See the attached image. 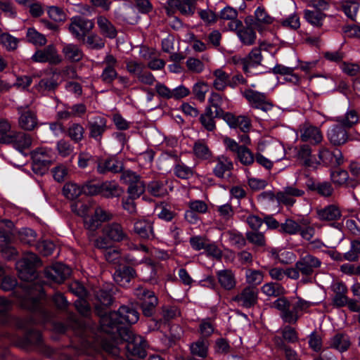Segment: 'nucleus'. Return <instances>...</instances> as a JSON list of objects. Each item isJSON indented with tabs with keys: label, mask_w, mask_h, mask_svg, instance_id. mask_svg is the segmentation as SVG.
<instances>
[{
	"label": "nucleus",
	"mask_w": 360,
	"mask_h": 360,
	"mask_svg": "<svg viewBox=\"0 0 360 360\" xmlns=\"http://www.w3.org/2000/svg\"><path fill=\"white\" fill-rule=\"evenodd\" d=\"M273 307L280 311L283 321L289 324H295L300 315V313L307 311L312 303L298 297L297 300L291 304L285 297H279L273 302Z\"/></svg>",
	"instance_id": "20e7f679"
},
{
	"label": "nucleus",
	"mask_w": 360,
	"mask_h": 360,
	"mask_svg": "<svg viewBox=\"0 0 360 360\" xmlns=\"http://www.w3.org/2000/svg\"><path fill=\"white\" fill-rule=\"evenodd\" d=\"M351 345L349 337L342 333H338L331 339L330 346L342 352L347 351Z\"/></svg>",
	"instance_id": "c03bdc74"
},
{
	"label": "nucleus",
	"mask_w": 360,
	"mask_h": 360,
	"mask_svg": "<svg viewBox=\"0 0 360 360\" xmlns=\"http://www.w3.org/2000/svg\"><path fill=\"white\" fill-rule=\"evenodd\" d=\"M98 315L100 316V326L102 331L107 334L119 335L122 328H129L125 324L136 323L139 319V313L133 307L121 306L117 311H110L108 314H102L100 307L96 306Z\"/></svg>",
	"instance_id": "7ed1b4c3"
},
{
	"label": "nucleus",
	"mask_w": 360,
	"mask_h": 360,
	"mask_svg": "<svg viewBox=\"0 0 360 360\" xmlns=\"http://www.w3.org/2000/svg\"><path fill=\"white\" fill-rule=\"evenodd\" d=\"M255 18L256 23L261 25H270L274 21V18L268 14L266 9L262 6H259L255 11Z\"/></svg>",
	"instance_id": "680f3d73"
},
{
	"label": "nucleus",
	"mask_w": 360,
	"mask_h": 360,
	"mask_svg": "<svg viewBox=\"0 0 360 360\" xmlns=\"http://www.w3.org/2000/svg\"><path fill=\"white\" fill-rule=\"evenodd\" d=\"M300 219L295 221L290 218L286 219L284 223L281 224L279 231L289 235L297 234L300 230V226H302Z\"/></svg>",
	"instance_id": "603ef678"
},
{
	"label": "nucleus",
	"mask_w": 360,
	"mask_h": 360,
	"mask_svg": "<svg viewBox=\"0 0 360 360\" xmlns=\"http://www.w3.org/2000/svg\"><path fill=\"white\" fill-rule=\"evenodd\" d=\"M217 276L221 287L226 290L235 288L236 279L234 272L231 269L220 270L217 272Z\"/></svg>",
	"instance_id": "473e14b6"
},
{
	"label": "nucleus",
	"mask_w": 360,
	"mask_h": 360,
	"mask_svg": "<svg viewBox=\"0 0 360 360\" xmlns=\"http://www.w3.org/2000/svg\"><path fill=\"white\" fill-rule=\"evenodd\" d=\"M246 240L251 244L263 247L266 245V239L264 233L259 231H250L245 233Z\"/></svg>",
	"instance_id": "bf43d9fd"
},
{
	"label": "nucleus",
	"mask_w": 360,
	"mask_h": 360,
	"mask_svg": "<svg viewBox=\"0 0 360 360\" xmlns=\"http://www.w3.org/2000/svg\"><path fill=\"white\" fill-rule=\"evenodd\" d=\"M214 79L213 86L219 91H223L230 84V75L222 69H217L213 72Z\"/></svg>",
	"instance_id": "58836bf2"
},
{
	"label": "nucleus",
	"mask_w": 360,
	"mask_h": 360,
	"mask_svg": "<svg viewBox=\"0 0 360 360\" xmlns=\"http://www.w3.org/2000/svg\"><path fill=\"white\" fill-rule=\"evenodd\" d=\"M332 181L338 186H345L349 188H354L357 185V181L349 179L348 172L344 169H338L330 173Z\"/></svg>",
	"instance_id": "f704fd0d"
},
{
	"label": "nucleus",
	"mask_w": 360,
	"mask_h": 360,
	"mask_svg": "<svg viewBox=\"0 0 360 360\" xmlns=\"http://www.w3.org/2000/svg\"><path fill=\"white\" fill-rule=\"evenodd\" d=\"M11 141L9 144H13V147L19 151L29 148L32 142V138L30 134L22 131L11 132Z\"/></svg>",
	"instance_id": "7c9ffc66"
},
{
	"label": "nucleus",
	"mask_w": 360,
	"mask_h": 360,
	"mask_svg": "<svg viewBox=\"0 0 360 360\" xmlns=\"http://www.w3.org/2000/svg\"><path fill=\"white\" fill-rule=\"evenodd\" d=\"M31 59L34 63H48L54 65L60 64L63 60L53 44H49L41 49H37L32 56Z\"/></svg>",
	"instance_id": "f8f14e48"
},
{
	"label": "nucleus",
	"mask_w": 360,
	"mask_h": 360,
	"mask_svg": "<svg viewBox=\"0 0 360 360\" xmlns=\"http://www.w3.org/2000/svg\"><path fill=\"white\" fill-rule=\"evenodd\" d=\"M102 234L114 243H120L129 238L122 225L118 222H111L105 224L102 229Z\"/></svg>",
	"instance_id": "f3484780"
},
{
	"label": "nucleus",
	"mask_w": 360,
	"mask_h": 360,
	"mask_svg": "<svg viewBox=\"0 0 360 360\" xmlns=\"http://www.w3.org/2000/svg\"><path fill=\"white\" fill-rule=\"evenodd\" d=\"M96 300L99 302V304H95V310L96 313L98 314V311L96 310V306L100 307V311H101V314H108V313H106L104 311V307L110 306L112 302V297L111 294L105 290H99L96 292Z\"/></svg>",
	"instance_id": "37998d69"
},
{
	"label": "nucleus",
	"mask_w": 360,
	"mask_h": 360,
	"mask_svg": "<svg viewBox=\"0 0 360 360\" xmlns=\"http://www.w3.org/2000/svg\"><path fill=\"white\" fill-rule=\"evenodd\" d=\"M63 193L65 198L73 200L82 194L81 186L72 182L66 183L63 186Z\"/></svg>",
	"instance_id": "4d7b16f0"
},
{
	"label": "nucleus",
	"mask_w": 360,
	"mask_h": 360,
	"mask_svg": "<svg viewBox=\"0 0 360 360\" xmlns=\"http://www.w3.org/2000/svg\"><path fill=\"white\" fill-rule=\"evenodd\" d=\"M20 114L19 117V125L24 130L32 131L37 125V117L34 112L27 110V107L22 106L18 108Z\"/></svg>",
	"instance_id": "bb28decb"
},
{
	"label": "nucleus",
	"mask_w": 360,
	"mask_h": 360,
	"mask_svg": "<svg viewBox=\"0 0 360 360\" xmlns=\"http://www.w3.org/2000/svg\"><path fill=\"white\" fill-rule=\"evenodd\" d=\"M134 231L141 238L153 240L155 238L153 222L147 219H139L134 224Z\"/></svg>",
	"instance_id": "cd10ccee"
},
{
	"label": "nucleus",
	"mask_w": 360,
	"mask_h": 360,
	"mask_svg": "<svg viewBox=\"0 0 360 360\" xmlns=\"http://www.w3.org/2000/svg\"><path fill=\"white\" fill-rule=\"evenodd\" d=\"M328 138L333 145L338 146L345 144L349 136L347 129L340 124H335L328 130Z\"/></svg>",
	"instance_id": "c85d7f7f"
},
{
	"label": "nucleus",
	"mask_w": 360,
	"mask_h": 360,
	"mask_svg": "<svg viewBox=\"0 0 360 360\" xmlns=\"http://www.w3.org/2000/svg\"><path fill=\"white\" fill-rule=\"evenodd\" d=\"M175 175L182 179H188L194 174V169L183 162L176 164L174 168Z\"/></svg>",
	"instance_id": "e2e57ef3"
},
{
	"label": "nucleus",
	"mask_w": 360,
	"mask_h": 360,
	"mask_svg": "<svg viewBox=\"0 0 360 360\" xmlns=\"http://www.w3.org/2000/svg\"><path fill=\"white\" fill-rule=\"evenodd\" d=\"M241 94L248 101L249 104L254 108L268 112L271 110L273 104L267 99L264 93L252 90V89H245L240 91Z\"/></svg>",
	"instance_id": "9d476101"
},
{
	"label": "nucleus",
	"mask_w": 360,
	"mask_h": 360,
	"mask_svg": "<svg viewBox=\"0 0 360 360\" xmlns=\"http://www.w3.org/2000/svg\"><path fill=\"white\" fill-rule=\"evenodd\" d=\"M58 86V83L53 76L50 77H45L40 79L36 85V89L41 93L45 94L47 92L54 91Z\"/></svg>",
	"instance_id": "49530a36"
},
{
	"label": "nucleus",
	"mask_w": 360,
	"mask_h": 360,
	"mask_svg": "<svg viewBox=\"0 0 360 360\" xmlns=\"http://www.w3.org/2000/svg\"><path fill=\"white\" fill-rule=\"evenodd\" d=\"M226 236H228L230 243L238 249L244 248L247 244L246 237L245 238L243 235L238 231H229L226 232Z\"/></svg>",
	"instance_id": "6e6d98bb"
},
{
	"label": "nucleus",
	"mask_w": 360,
	"mask_h": 360,
	"mask_svg": "<svg viewBox=\"0 0 360 360\" xmlns=\"http://www.w3.org/2000/svg\"><path fill=\"white\" fill-rule=\"evenodd\" d=\"M143 279L145 281L155 284L158 283L157 269L155 265L150 261L145 263L141 270Z\"/></svg>",
	"instance_id": "3c124183"
},
{
	"label": "nucleus",
	"mask_w": 360,
	"mask_h": 360,
	"mask_svg": "<svg viewBox=\"0 0 360 360\" xmlns=\"http://www.w3.org/2000/svg\"><path fill=\"white\" fill-rule=\"evenodd\" d=\"M300 223H301L300 230L298 233L306 240H311L315 235V229L310 225V221L307 218H300Z\"/></svg>",
	"instance_id": "864d4df0"
},
{
	"label": "nucleus",
	"mask_w": 360,
	"mask_h": 360,
	"mask_svg": "<svg viewBox=\"0 0 360 360\" xmlns=\"http://www.w3.org/2000/svg\"><path fill=\"white\" fill-rule=\"evenodd\" d=\"M263 56L262 49L259 47L254 48L249 54L240 60L241 68L246 74L250 73L252 68H257L262 65Z\"/></svg>",
	"instance_id": "b1692460"
},
{
	"label": "nucleus",
	"mask_w": 360,
	"mask_h": 360,
	"mask_svg": "<svg viewBox=\"0 0 360 360\" xmlns=\"http://www.w3.org/2000/svg\"><path fill=\"white\" fill-rule=\"evenodd\" d=\"M62 53L65 58L70 62H79L84 57L82 49L75 44H64Z\"/></svg>",
	"instance_id": "c9c22d12"
},
{
	"label": "nucleus",
	"mask_w": 360,
	"mask_h": 360,
	"mask_svg": "<svg viewBox=\"0 0 360 360\" xmlns=\"http://www.w3.org/2000/svg\"><path fill=\"white\" fill-rule=\"evenodd\" d=\"M358 120L359 115L354 109H349L345 115L338 116L335 118V121L345 129L352 127L358 122Z\"/></svg>",
	"instance_id": "ea45409f"
},
{
	"label": "nucleus",
	"mask_w": 360,
	"mask_h": 360,
	"mask_svg": "<svg viewBox=\"0 0 360 360\" xmlns=\"http://www.w3.org/2000/svg\"><path fill=\"white\" fill-rule=\"evenodd\" d=\"M264 280V273L260 270L248 269L245 271V281L248 286L256 287Z\"/></svg>",
	"instance_id": "8fccbe9b"
},
{
	"label": "nucleus",
	"mask_w": 360,
	"mask_h": 360,
	"mask_svg": "<svg viewBox=\"0 0 360 360\" xmlns=\"http://www.w3.org/2000/svg\"><path fill=\"white\" fill-rule=\"evenodd\" d=\"M19 40L8 33H2L0 35V44L7 51H14L18 48Z\"/></svg>",
	"instance_id": "774afa93"
},
{
	"label": "nucleus",
	"mask_w": 360,
	"mask_h": 360,
	"mask_svg": "<svg viewBox=\"0 0 360 360\" xmlns=\"http://www.w3.org/2000/svg\"><path fill=\"white\" fill-rule=\"evenodd\" d=\"M70 323L75 335L79 338V346H75L77 354L89 356L106 354L115 359L120 357L121 347L118 342L106 334H96L89 322L71 317Z\"/></svg>",
	"instance_id": "f257e3e1"
},
{
	"label": "nucleus",
	"mask_w": 360,
	"mask_h": 360,
	"mask_svg": "<svg viewBox=\"0 0 360 360\" xmlns=\"http://www.w3.org/2000/svg\"><path fill=\"white\" fill-rule=\"evenodd\" d=\"M318 156L320 161L326 166L338 167L344 161L342 152L338 149L331 151L325 147H322L319 149Z\"/></svg>",
	"instance_id": "4be33fe9"
},
{
	"label": "nucleus",
	"mask_w": 360,
	"mask_h": 360,
	"mask_svg": "<svg viewBox=\"0 0 360 360\" xmlns=\"http://www.w3.org/2000/svg\"><path fill=\"white\" fill-rule=\"evenodd\" d=\"M15 265L20 279L29 283L25 288L28 289L30 294H32L34 291L39 292V297H32L29 300L30 304L27 307L32 311H40L41 309L40 298L44 295V288L39 281L37 280V272L36 270L41 265L40 259L34 253L27 252L16 262Z\"/></svg>",
	"instance_id": "f03ea898"
},
{
	"label": "nucleus",
	"mask_w": 360,
	"mask_h": 360,
	"mask_svg": "<svg viewBox=\"0 0 360 360\" xmlns=\"http://www.w3.org/2000/svg\"><path fill=\"white\" fill-rule=\"evenodd\" d=\"M134 295L140 302L143 314L151 317L158 304V299L155 292L143 286H139L134 289Z\"/></svg>",
	"instance_id": "6e6552de"
},
{
	"label": "nucleus",
	"mask_w": 360,
	"mask_h": 360,
	"mask_svg": "<svg viewBox=\"0 0 360 360\" xmlns=\"http://www.w3.org/2000/svg\"><path fill=\"white\" fill-rule=\"evenodd\" d=\"M100 193L105 198H115L120 196L123 190L115 181H105L100 184Z\"/></svg>",
	"instance_id": "4c0bfd02"
},
{
	"label": "nucleus",
	"mask_w": 360,
	"mask_h": 360,
	"mask_svg": "<svg viewBox=\"0 0 360 360\" xmlns=\"http://www.w3.org/2000/svg\"><path fill=\"white\" fill-rule=\"evenodd\" d=\"M317 218L321 221H336L341 219L342 211L335 204H330L316 210Z\"/></svg>",
	"instance_id": "393cba45"
},
{
	"label": "nucleus",
	"mask_w": 360,
	"mask_h": 360,
	"mask_svg": "<svg viewBox=\"0 0 360 360\" xmlns=\"http://www.w3.org/2000/svg\"><path fill=\"white\" fill-rule=\"evenodd\" d=\"M117 58L110 53L107 54L102 64L104 66L100 78L105 84H112L114 80L117 77V72L115 69L117 65Z\"/></svg>",
	"instance_id": "4468645a"
},
{
	"label": "nucleus",
	"mask_w": 360,
	"mask_h": 360,
	"mask_svg": "<svg viewBox=\"0 0 360 360\" xmlns=\"http://www.w3.org/2000/svg\"><path fill=\"white\" fill-rule=\"evenodd\" d=\"M216 161L217 165L213 169V173L219 178H223L225 172H230L233 168L232 161L226 156H218Z\"/></svg>",
	"instance_id": "e433bc0d"
},
{
	"label": "nucleus",
	"mask_w": 360,
	"mask_h": 360,
	"mask_svg": "<svg viewBox=\"0 0 360 360\" xmlns=\"http://www.w3.org/2000/svg\"><path fill=\"white\" fill-rule=\"evenodd\" d=\"M71 274V269L62 263H56L44 270L45 277L55 283H61Z\"/></svg>",
	"instance_id": "dca6fc26"
},
{
	"label": "nucleus",
	"mask_w": 360,
	"mask_h": 360,
	"mask_svg": "<svg viewBox=\"0 0 360 360\" xmlns=\"http://www.w3.org/2000/svg\"><path fill=\"white\" fill-rule=\"evenodd\" d=\"M103 256L108 262L122 265V253L120 249L113 248L107 249L103 252Z\"/></svg>",
	"instance_id": "052dcab7"
},
{
	"label": "nucleus",
	"mask_w": 360,
	"mask_h": 360,
	"mask_svg": "<svg viewBox=\"0 0 360 360\" xmlns=\"http://www.w3.org/2000/svg\"><path fill=\"white\" fill-rule=\"evenodd\" d=\"M32 171L38 175L46 174L53 162V153L51 149L39 148L31 153Z\"/></svg>",
	"instance_id": "423d86ee"
},
{
	"label": "nucleus",
	"mask_w": 360,
	"mask_h": 360,
	"mask_svg": "<svg viewBox=\"0 0 360 360\" xmlns=\"http://www.w3.org/2000/svg\"><path fill=\"white\" fill-rule=\"evenodd\" d=\"M300 139L304 142L319 144L323 140V135L319 128L305 123L300 127Z\"/></svg>",
	"instance_id": "5701e85b"
},
{
	"label": "nucleus",
	"mask_w": 360,
	"mask_h": 360,
	"mask_svg": "<svg viewBox=\"0 0 360 360\" xmlns=\"http://www.w3.org/2000/svg\"><path fill=\"white\" fill-rule=\"evenodd\" d=\"M87 129L89 138L101 143L103 135L108 129L107 120L101 116L95 117L88 122Z\"/></svg>",
	"instance_id": "6ab92c4d"
},
{
	"label": "nucleus",
	"mask_w": 360,
	"mask_h": 360,
	"mask_svg": "<svg viewBox=\"0 0 360 360\" xmlns=\"http://www.w3.org/2000/svg\"><path fill=\"white\" fill-rule=\"evenodd\" d=\"M33 321L34 319L31 318L30 319L20 321L18 323V326L20 328L27 330L25 338L22 340V343L21 345L22 347H26L30 345H39L41 342V333L38 330L34 329H29L30 324Z\"/></svg>",
	"instance_id": "a878e982"
},
{
	"label": "nucleus",
	"mask_w": 360,
	"mask_h": 360,
	"mask_svg": "<svg viewBox=\"0 0 360 360\" xmlns=\"http://www.w3.org/2000/svg\"><path fill=\"white\" fill-rule=\"evenodd\" d=\"M123 163L115 156L100 158L97 160V172L105 174L108 172L119 173L123 170Z\"/></svg>",
	"instance_id": "2eb2a0df"
},
{
	"label": "nucleus",
	"mask_w": 360,
	"mask_h": 360,
	"mask_svg": "<svg viewBox=\"0 0 360 360\" xmlns=\"http://www.w3.org/2000/svg\"><path fill=\"white\" fill-rule=\"evenodd\" d=\"M84 128L78 123H74L68 129V136L75 143H79L84 138Z\"/></svg>",
	"instance_id": "0e129e2a"
},
{
	"label": "nucleus",
	"mask_w": 360,
	"mask_h": 360,
	"mask_svg": "<svg viewBox=\"0 0 360 360\" xmlns=\"http://www.w3.org/2000/svg\"><path fill=\"white\" fill-rule=\"evenodd\" d=\"M359 4L354 0L345 1L342 4V10L345 15L351 20L355 21Z\"/></svg>",
	"instance_id": "338daca9"
},
{
	"label": "nucleus",
	"mask_w": 360,
	"mask_h": 360,
	"mask_svg": "<svg viewBox=\"0 0 360 360\" xmlns=\"http://www.w3.org/2000/svg\"><path fill=\"white\" fill-rule=\"evenodd\" d=\"M264 294L269 297H278L284 294V288L278 283H268L262 287Z\"/></svg>",
	"instance_id": "5fc2aeb1"
},
{
	"label": "nucleus",
	"mask_w": 360,
	"mask_h": 360,
	"mask_svg": "<svg viewBox=\"0 0 360 360\" xmlns=\"http://www.w3.org/2000/svg\"><path fill=\"white\" fill-rule=\"evenodd\" d=\"M27 41L34 46H43L47 43V39L43 34L34 27H29L26 33Z\"/></svg>",
	"instance_id": "de8ad7c7"
},
{
	"label": "nucleus",
	"mask_w": 360,
	"mask_h": 360,
	"mask_svg": "<svg viewBox=\"0 0 360 360\" xmlns=\"http://www.w3.org/2000/svg\"><path fill=\"white\" fill-rule=\"evenodd\" d=\"M304 191L294 186L283 188V191L276 193V200L278 203L292 207L296 202L295 197H302Z\"/></svg>",
	"instance_id": "412c9836"
},
{
	"label": "nucleus",
	"mask_w": 360,
	"mask_h": 360,
	"mask_svg": "<svg viewBox=\"0 0 360 360\" xmlns=\"http://www.w3.org/2000/svg\"><path fill=\"white\" fill-rule=\"evenodd\" d=\"M326 17V15L320 11L309 9L304 11V18L314 27H321Z\"/></svg>",
	"instance_id": "79ce46f5"
},
{
	"label": "nucleus",
	"mask_w": 360,
	"mask_h": 360,
	"mask_svg": "<svg viewBox=\"0 0 360 360\" xmlns=\"http://www.w3.org/2000/svg\"><path fill=\"white\" fill-rule=\"evenodd\" d=\"M96 23L100 34L110 39H115L117 36V30L115 25L105 16L98 15L96 17Z\"/></svg>",
	"instance_id": "c756f323"
},
{
	"label": "nucleus",
	"mask_w": 360,
	"mask_h": 360,
	"mask_svg": "<svg viewBox=\"0 0 360 360\" xmlns=\"http://www.w3.org/2000/svg\"><path fill=\"white\" fill-rule=\"evenodd\" d=\"M259 290L256 287L245 286L237 295L232 297V301L238 306L245 309L254 307L258 302Z\"/></svg>",
	"instance_id": "9b49d317"
},
{
	"label": "nucleus",
	"mask_w": 360,
	"mask_h": 360,
	"mask_svg": "<svg viewBox=\"0 0 360 360\" xmlns=\"http://www.w3.org/2000/svg\"><path fill=\"white\" fill-rule=\"evenodd\" d=\"M165 9L168 15H172L176 11L185 15H192L195 10V4L189 0H172L165 6Z\"/></svg>",
	"instance_id": "aec40b11"
},
{
	"label": "nucleus",
	"mask_w": 360,
	"mask_h": 360,
	"mask_svg": "<svg viewBox=\"0 0 360 360\" xmlns=\"http://www.w3.org/2000/svg\"><path fill=\"white\" fill-rule=\"evenodd\" d=\"M124 344L126 354L128 358L137 356L143 359L146 356L147 343L144 338L134 335L129 328H122L118 335Z\"/></svg>",
	"instance_id": "39448f33"
},
{
	"label": "nucleus",
	"mask_w": 360,
	"mask_h": 360,
	"mask_svg": "<svg viewBox=\"0 0 360 360\" xmlns=\"http://www.w3.org/2000/svg\"><path fill=\"white\" fill-rule=\"evenodd\" d=\"M94 27V22L91 20L79 15L74 16L70 19L68 26L70 32L78 40L84 39L86 34Z\"/></svg>",
	"instance_id": "1a4fd4ad"
},
{
	"label": "nucleus",
	"mask_w": 360,
	"mask_h": 360,
	"mask_svg": "<svg viewBox=\"0 0 360 360\" xmlns=\"http://www.w3.org/2000/svg\"><path fill=\"white\" fill-rule=\"evenodd\" d=\"M147 190L154 197H164L168 194L167 181L153 180L148 184Z\"/></svg>",
	"instance_id": "a19ab883"
},
{
	"label": "nucleus",
	"mask_w": 360,
	"mask_h": 360,
	"mask_svg": "<svg viewBox=\"0 0 360 360\" xmlns=\"http://www.w3.org/2000/svg\"><path fill=\"white\" fill-rule=\"evenodd\" d=\"M190 351L192 355L205 359L207 356L208 342L204 339H199L190 345Z\"/></svg>",
	"instance_id": "a18cd8bd"
},
{
	"label": "nucleus",
	"mask_w": 360,
	"mask_h": 360,
	"mask_svg": "<svg viewBox=\"0 0 360 360\" xmlns=\"http://www.w3.org/2000/svg\"><path fill=\"white\" fill-rule=\"evenodd\" d=\"M135 269L130 266H124L116 269L113 277L115 281L120 285L129 283L131 278L136 277Z\"/></svg>",
	"instance_id": "72a5a7b5"
},
{
	"label": "nucleus",
	"mask_w": 360,
	"mask_h": 360,
	"mask_svg": "<svg viewBox=\"0 0 360 360\" xmlns=\"http://www.w3.org/2000/svg\"><path fill=\"white\" fill-rule=\"evenodd\" d=\"M330 290L333 292V305L338 308L345 307L348 301L347 285L342 281H335L330 285Z\"/></svg>",
	"instance_id": "a211bd4d"
},
{
	"label": "nucleus",
	"mask_w": 360,
	"mask_h": 360,
	"mask_svg": "<svg viewBox=\"0 0 360 360\" xmlns=\"http://www.w3.org/2000/svg\"><path fill=\"white\" fill-rule=\"evenodd\" d=\"M237 158L240 162L245 166L251 165L255 161V156L252 151L245 146H243L237 152Z\"/></svg>",
	"instance_id": "13d9d810"
},
{
	"label": "nucleus",
	"mask_w": 360,
	"mask_h": 360,
	"mask_svg": "<svg viewBox=\"0 0 360 360\" xmlns=\"http://www.w3.org/2000/svg\"><path fill=\"white\" fill-rule=\"evenodd\" d=\"M84 44L89 49L99 50L105 46V40L98 34L96 33H91L82 39Z\"/></svg>",
	"instance_id": "09e8293b"
},
{
	"label": "nucleus",
	"mask_w": 360,
	"mask_h": 360,
	"mask_svg": "<svg viewBox=\"0 0 360 360\" xmlns=\"http://www.w3.org/2000/svg\"><path fill=\"white\" fill-rule=\"evenodd\" d=\"M295 263L298 270L301 271L302 281L304 283L310 282L312 275L322 266V262L319 258L308 252L302 254Z\"/></svg>",
	"instance_id": "0eeeda50"
},
{
	"label": "nucleus",
	"mask_w": 360,
	"mask_h": 360,
	"mask_svg": "<svg viewBox=\"0 0 360 360\" xmlns=\"http://www.w3.org/2000/svg\"><path fill=\"white\" fill-rule=\"evenodd\" d=\"M228 26L230 30L236 33L243 44L251 46L255 44L257 35L253 27H245L240 20L229 22Z\"/></svg>",
	"instance_id": "ddd939ff"
},
{
	"label": "nucleus",
	"mask_w": 360,
	"mask_h": 360,
	"mask_svg": "<svg viewBox=\"0 0 360 360\" xmlns=\"http://www.w3.org/2000/svg\"><path fill=\"white\" fill-rule=\"evenodd\" d=\"M18 238L21 243L32 245L36 242L37 234L32 229L24 228L18 231Z\"/></svg>",
	"instance_id": "69168bd1"
},
{
	"label": "nucleus",
	"mask_w": 360,
	"mask_h": 360,
	"mask_svg": "<svg viewBox=\"0 0 360 360\" xmlns=\"http://www.w3.org/2000/svg\"><path fill=\"white\" fill-rule=\"evenodd\" d=\"M307 186L311 191L316 192L324 198L331 197L334 193L332 184L329 181H315L310 179Z\"/></svg>",
	"instance_id": "2f4dec72"
}]
</instances>
